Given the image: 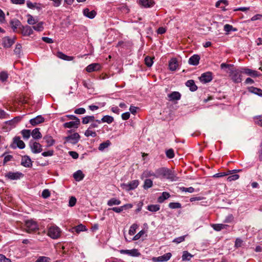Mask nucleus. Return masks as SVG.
Here are the masks:
<instances>
[{"label": "nucleus", "instance_id": "53", "mask_svg": "<svg viewBox=\"0 0 262 262\" xmlns=\"http://www.w3.org/2000/svg\"><path fill=\"white\" fill-rule=\"evenodd\" d=\"M145 63L148 67H150L153 64L152 59L148 56L145 58Z\"/></svg>", "mask_w": 262, "mask_h": 262}, {"label": "nucleus", "instance_id": "9", "mask_svg": "<svg viewBox=\"0 0 262 262\" xmlns=\"http://www.w3.org/2000/svg\"><path fill=\"white\" fill-rule=\"evenodd\" d=\"M5 177L11 180H15L19 179L23 176L22 173L20 172H9L5 174Z\"/></svg>", "mask_w": 262, "mask_h": 262}, {"label": "nucleus", "instance_id": "43", "mask_svg": "<svg viewBox=\"0 0 262 262\" xmlns=\"http://www.w3.org/2000/svg\"><path fill=\"white\" fill-rule=\"evenodd\" d=\"M84 135L86 137L91 136L92 137H95L97 136V134L95 132L92 130V129L88 128V129L85 130Z\"/></svg>", "mask_w": 262, "mask_h": 262}, {"label": "nucleus", "instance_id": "48", "mask_svg": "<svg viewBox=\"0 0 262 262\" xmlns=\"http://www.w3.org/2000/svg\"><path fill=\"white\" fill-rule=\"evenodd\" d=\"M169 207L171 209H177L181 208V204L178 202H172L169 204Z\"/></svg>", "mask_w": 262, "mask_h": 262}, {"label": "nucleus", "instance_id": "5", "mask_svg": "<svg viewBox=\"0 0 262 262\" xmlns=\"http://www.w3.org/2000/svg\"><path fill=\"white\" fill-rule=\"evenodd\" d=\"M29 146L31 151L34 154L39 153L42 151V145L38 142L31 140L29 142Z\"/></svg>", "mask_w": 262, "mask_h": 262}, {"label": "nucleus", "instance_id": "44", "mask_svg": "<svg viewBox=\"0 0 262 262\" xmlns=\"http://www.w3.org/2000/svg\"><path fill=\"white\" fill-rule=\"evenodd\" d=\"M236 171V170L235 169V170H229L228 173H226V172H219V173H217L214 174L213 177H214V178L223 177H224V176H228V175H229V174H231L232 173V171Z\"/></svg>", "mask_w": 262, "mask_h": 262}, {"label": "nucleus", "instance_id": "8", "mask_svg": "<svg viewBox=\"0 0 262 262\" xmlns=\"http://www.w3.org/2000/svg\"><path fill=\"white\" fill-rule=\"evenodd\" d=\"M15 38H11L8 36L4 37L2 39L3 46L5 48H10L15 42Z\"/></svg>", "mask_w": 262, "mask_h": 262}, {"label": "nucleus", "instance_id": "36", "mask_svg": "<svg viewBox=\"0 0 262 262\" xmlns=\"http://www.w3.org/2000/svg\"><path fill=\"white\" fill-rule=\"evenodd\" d=\"M121 204V201L116 198H112L109 200L107 202V205L109 206H112L113 205H118Z\"/></svg>", "mask_w": 262, "mask_h": 262}, {"label": "nucleus", "instance_id": "32", "mask_svg": "<svg viewBox=\"0 0 262 262\" xmlns=\"http://www.w3.org/2000/svg\"><path fill=\"white\" fill-rule=\"evenodd\" d=\"M228 226L227 225L223 224H213L212 225L213 229L217 231H220L222 229H226V228Z\"/></svg>", "mask_w": 262, "mask_h": 262}, {"label": "nucleus", "instance_id": "62", "mask_svg": "<svg viewBox=\"0 0 262 262\" xmlns=\"http://www.w3.org/2000/svg\"><path fill=\"white\" fill-rule=\"evenodd\" d=\"M54 154V150H49L47 151H44L41 153V155L43 157H51Z\"/></svg>", "mask_w": 262, "mask_h": 262}, {"label": "nucleus", "instance_id": "54", "mask_svg": "<svg viewBox=\"0 0 262 262\" xmlns=\"http://www.w3.org/2000/svg\"><path fill=\"white\" fill-rule=\"evenodd\" d=\"M255 123L262 127V116H257L254 118Z\"/></svg>", "mask_w": 262, "mask_h": 262}, {"label": "nucleus", "instance_id": "40", "mask_svg": "<svg viewBox=\"0 0 262 262\" xmlns=\"http://www.w3.org/2000/svg\"><path fill=\"white\" fill-rule=\"evenodd\" d=\"M152 181L150 179H146L144 181L143 188L145 189H147L151 188L152 186Z\"/></svg>", "mask_w": 262, "mask_h": 262}, {"label": "nucleus", "instance_id": "13", "mask_svg": "<svg viewBox=\"0 0 262 262\" xmlns=\"http://www.w3.org/2000/svg\"><path fill=\"white\" fill-rule=\"evenodd\" d=\"M200 80L203 83H207L211 81L212 79V74L211 72H206L202 74L200 77Z\"/></svg>", "mask_w": 262, "mask_h": 262}, {"label": "nucleus", "instance_id": "28", "mask_svg": "<svg viewBox=\"0 0 262 262\" xmlns=\"http://www.w3.org/2000/svg\"><path fill=\"white\" fill-rule=\"evenodd\" d=\"M248 91L251 93H253L259 96L262 97V90L259 88L251 86L248 88Z\"/></svg>", "mask_w": 262, "mask_h": 262}, {"label": "nucleus", "instance_id": "61", "mask_svg": "<svg viewBox=\"0 0 262 262\" xmlns=\"http://www.w3.org/2000/svg\"><path fill=\"white\" fill-rule=\"evenodd\" d=\"M101 123V121L100 120H96L95 122H92L89 126V128L92 129L93 128H96L98 127V124H100Z\"/></svg>", "mask_w": 262, "mask_h": 262}, {"label": "nucleus", "instance_id": "52", "mask_svg": "<svg viewBox=\"0 0 262 262\" xmlns=\"http://www.w3.org/2000/svg\"><path fill=\"white\" fill-rule=\"evenodd\" d=\"M8 77V75L6 72H2L0 73V80L2 82H5L7 80Z\"/></svg>", "mask_w": 262, "mask_h": 262}, {"label": "nucleus", "instance_id": "27", "mask_svg": "<svg viewBox=\"0 0 262 262\" xmlns=\"http://www.w3.org/2000/svg\"><path fill=\"white\" fill-rule=\"evenodd\" d=\"M43 140L47 143V147H50L55 143V140L50 136L47 135L44 136Z\"/></svg>", "mask_w": 262, "mask_h": 262}, {"label": "nucleus", "instance_id": "16", "mask_svg": "<svg viewBox=\"0 0 262 262\" xmlns=\"http://www.w3.org/2000/svg\"><path fill=\"white\" fill-rule=\"evenodd\" d=\"M21 164L26 167H30L32 166L31 160L28 156L22 157Z\"/></svg>", "mask_w": 262, "mask_h": 262}, {"label": "nucleus", "instance_id": "23", "mask_svg": "<svg viewBox=\"0 0 262 262\" xmlns=\"http://www.w3.org/2000/svg\"><path fill=\"white\" fill-rule=\"evenodd\" d=\"M200 59V56L194 54L189 59L188 63L191 65L196 66L199 64Z\"/></svg>", "mask_w": 262, "mask_h": 262}, {"label": "nucleus", "instance_id": "49", "mask_svg": "<svg viewBox=\"0 0 262 262\" xmlns=\"http://www.w3.org/2000/svg\"><path fill=\"white\" fill-rule=\"evenodd\" d=\"M224 31L227 32H229L232 31H236V29L234 28L232 26L229 25V24H226L224 27Z\"/></svg>", "mask_w": 262, "mask_h": 262}, {"label": "nucleus", "instance_id": "51", "mask_svg": "<svg viewBox=\"0 0 262 262\" xmlns=\"http://www.w3.org/2000/svg\"><path fill=\"white\" fill-rule=\"evenodd\" d=\"M75 231L76 232L79 233L81 231H84L86 230V227L85 226L80 224L75 227Z\"/></svg>", "mask_w": 262, "mask_h": 262}, {"label": "nucleus", "instance_id": "20", "mask_svg": "<svg viewBox=\"0 0 262 262\" xmlns=\"http://www.w3.org/2000/svg\"><path fill=\"white\" fill-rule=\"evenodd\" d=\"M169 98V100L174 101L179 100L181 99V95L178 92H173L167 95Z\"/></svg>", "mask_w": 262, "mask_h": 262}, {"label": "nucleus", "instance_id": "63", "mask_svg": "<svg viewBox=\"0 0 262 262\" xmlns=\"http://www.w3.org/2000/svg\"><path fill=\"white\" fill-rule=\"evenodd\" d=\"M76 203V199L74 196H71L70 198L69 202V205L70 207H73L75 206Z\"/></svg>", "mask_w": 262, "mask_h": 262}, {"label": "nucleus", "instance_id": "57", "mask_svg": "<svg viewBox=\"0 0 262 262\" xmlns=\"http://www.w3.org/2000/svg\"><path fill=\"white\" fill-rule=\"evenodd\" d=\"M108 210H113V211L116 213H120L121 212L124 210V207H122V206L119 207H114L108 209Z\"/></svg>", "mask_w": 262, "mask_h": 262}, {"label": "nucleus", "instance_id": "12", "mask_svg": "<svg viewBox=\"0 0 262 262\" xmlns=\"http://www.w3.org/2000/svg\"><path fill=\"white\" fill-rule=\"evenodd\" d=\"M80 123V119H77V120H75L74 121H70L68 122H66L63 124V126L64 128H77L78 127L79 124Z\"/></svg>", "mask_w": 262, "mask_h": 262}, {"label": "nucleus", "instance_id": "6", "mask_svg": "<svg viewBox=\"0 0 262 262\" xmlns=\"http://www.w3.org/2000/svg\"><path fill=\"white\" fill-rule=\"evenodd\" d=\"M25 225L26 231L28 233L35 231L38 229V226L36 222L33 220L27 221Z\"/></svg>", "mask_w": 262, "mask_h": 262}, {"label": "nucleus", "instance_id": "33", "mask_svg": "<svg viewBox=\"0 0 262 262\" xmlns=\"http://www.w3.org/2000/svg\"><path fill=\"white\" fill-rule=\"evenodd\" d=\"M31 135L34 139H39L42 137L41 134L39 130V128H35L32 130Z\"/></svg>", "mask_w": 262, "mask_h": 262}, {"label": "nucleus", "instance_id": "56", "mask_svg": "<svg viewBox=\"0 0 262 262\" xmlns=\"http://www.w3.org/2000/svg\"><path fill=\"white\" fill-rule=\"evenodd\" d=\"M21 46L19 43L16 45L14 52L16 55H19L21 53Z\"/></svg>", "mask_w": 262, "mask_h": 262}, {"label": "nucleus", "instance_id": "3", "mask_svg": "<svg viewBox=\"0 0 262 262\" xmlns=\"http://www.w3.org/2000/svg\"><path fill=\"white\" fill-rule=\"evenodd\" d=\"M139 182L138 180H133L128 183H122L121 187L126 191H129L136 189L139 185Z\"/></svg>", "mask_w": 262, "mask_h": 262}, {"label": "nucleus", "instance_id": "24", "mask_svg": "<svg viewBox=\"0 0 262 262\" xmlns=\"http://www.w3.org/2000/svg\"><path fill=\"white\" fill-rule=\"evenodd\" d=\"M178 67V61L176 58H172L169 61V69L171 71H174Z\"/></svg>", "mask_w": 262, "mask_h": 262}, {"label": "nucleus", "instance_id": "17", "mask_svg": "<svg viewBox=\"0 0 262 262\" xmlns=\"http://www.w3.org/2000/svg\"><path fill=\"white\" fill-rule=\"evenodd\" d=\"M157 169L155 172H153L151 170H146L143 171L142 174L141 176V179H143L144 178H147L150 177H154L157 178Z\"/></svg>", "mask_w": 262, "mask_h": 262}, {"label": "nucleus", "instance_id": "1", "mask_svg": "<svg viewBox=\"0 0 262 262\" xmlns=\"http://www.w3.org/2000/svg\"><path fill=\"white\" fill-rule=\"evenodd\" d=\"M221 69L224 70L225 72L229 74V76L234 83H238L242 81V68L235 69L234 68V65L231 64H227L222 63L221 66Z\"/></svg>", "mask_w": 262, "mask_h": 262}, {"label": "nucleus", "instance_id": "42", "mask_svg": "<svg viewBox=\"0 0 262 262\" xmlns=\"http://www.w3.org/2000/svg\"><path fill=\"white\" fill-rule=\"evenodd\" d=\"M27 23L29 25H35L37 23V20L35 19L31 14H27Z\"/></svg>", "mask_w": 262, "mask_h": 262}, {"label": "nucleus", "instance_id": "46", "mask_svg": "<svg viewBox=\"0 0 262 262\" xmlns=\"http://www.w3.org/2000/svg\"><path fill=\"white\" fill-rule=\"evenodd\" d=\"M21 134L25 139H28L31 135V131L29 129H24L21 131Z\"/></svg>", "mask_w": 262, "mask_h": 262}, {"label": "nucleus", "instance_id": "64", "mask_svg": "<svg viewBox=\"0 0 262 262\" xmlns=\"http://www.w3.org/2000/svg\"><path fill=\"white\" fill-rule=\"evenodd\" d=\"M234 217L232 214H229L227 216L224 220V223H230L233 221Z\"/></svg>", "mask_w": 262, "mask_h": 262}, {"label": "nucleus", "instance_id": "37", "mask_svg": "<svg viewBox=\"0 0 262 262\" xmlns=\"http://www.w3.org/2000/svg\"><path fill=\"white\" fill-rule=\"evenodd\" d=\"M193 256L189 253L187 251H184L183 252V255L182 256V259L183 261H188L190 260V259L193 257Z\"/></svg>", "mask_w": 262, "mask_h": 262}, {"label": "nucleus", "instance_id": "50", "mask_svg": "<svg viewBox=\"0 0 262 262\" xmlns=\"http://www.w3.org/2000/svg\"><path fill=\"white\" fill-rule=\"evenodd\" d=\"M35 262H51V259L46 256H40Z\"/></svg>", "mask_w": 262, "mask_h": 262}, {"label": "nucleus", "instance_id": "29", "mask_svg": "<svg viewBox=\"0 0 262 262\" xmlns=\"http://www.w3.org/2000/svg\"><path fill=\"white\" fill-rule=\"evenodd\" d=\"M186 85L189 88L191 91L194 92L198 89L194 81L193 80H189L186 82Z\"/></svg>", "mask_w": 262, "mask_h": 262}, {"label": "nucleus", "instance_id": "25", "mask_svg": "<svg viewBox=\"0 0 262 262\" xmlns=\"http://www.w3.org/2000/svg\"><path fill=\"white\" fill-rule=\"evenodd\" d=\"M10 25L14 32H16L17 28L21 26L20 22L17 19H12Z\"/></svg>", "mask_w": 262, "mask_h": 262}, {"label": "nucleus", "instance_id": "58", "mask_svg": "<svg viewBox=\"0 0 262 262\" xmlns=\"http://www.w3.org/2000/svg\"><path fill=\"white\" fill-rule=\"evenodd\" d=\"M129 255L132 256H139L140 255V253L137 249H133L132 250H130Z\"/></svg>", "mask_w": 262, "mask_h": 262}, {"label": "nucleus", "instance_id": "30", "mask_svg": "<svg viewBox=\"0 0 262 262\" xmlns=\"http://www.w3.org/2000/svg\"><path fill=\"white\" fill-rule=\"evenodd\" d=\"M73 177L77 181H80L82 180L84 178V174L82 171L80 170H77L76 172L74 173Z\"/></svg>", "mask_w": 262, "mask_h": 262}, {"label": "nucleus", "instance_id": "38", "mask_svg": "<svg viewBox=\"0 0 262 262\" xmlns=\"http://www.w3.org/2000/svg\"><path fill=\"white\" fill-rule=\"evenodd\" d=\"M241 170H236V171H232V173H234L235 172H236V171H240ZM232 173L230 174V176H228V178H227V180L229 182H231V181H235L236 180H237L238 178H239V175L237 174H232Z\"/></svg>", "mask_w": 262, "mask_h": 262}, {"label": "nucleus", "instance_id": "21", "mask_svg": "<svg viewBox=\"0 0 262 262\" xmlns=\"http://www.w3.org/2000/svg\"><path fill=\"white\" fill-rule=\"evenodd\" d=\"M139 4L144 8L152 7L155 2L153 0H139Z\"/></svg>", "mask_w": 262, "mask_h": 262}, {"label": "nucleus", "instance_id": "19", "mask_svg": "<svg viewBox=\"0 0 262 262\" xmlns=\"http://www.w3.org/2000/svg\"><path fill=\"white\" fill-rule=\"evenodd\" d=\"M83 14L85 16L93 19L95 17L96 12L95 10L90 11L89 9L85 8L83 10Z\"/></svg>", "mask_w": 262, "mask_h": 262}, {"label": "nucleus", "instance_id": "22", "mask_svg": "<svg viewBox=\"0 0 262 262\" xmlns=\"http://www.w3.org/2000/svg\"><path fill=\"white\" fill-rule=\"evenodd\" d=\"M44 118L40 115L30 120L31 125L35 126L44 121Z\"/></svg>", "mask_w": 262, "mask_h": 262}, {"label": "nucleus", "instance_id": "55", "mask_svg": "<svg viewBox=\"0 0 262 262\" xmlns=\"http://www.w3.org/2000/svg\"><path fill=\"white\" fill-rule=\"evenodd\" d=\"M166 155L169 159L173 158L174 157V151L172 149H169L166 151Z\"/></svg>", "mask_w": 262, "mask_h": 262}, {"label": "nucleus", "instance_id": "4", "mask_svg": "<svg viewBox=\"0 0 262 262\" xmlns=\"http://www.w3.org/2000/svg\"><path fill=\"white\" fill-rule=\"evenodd\" d=\"M60 229L59 227L53 226L49 228L48 234L53 239H56L60 235Z\"/></svg>", "mask_w": 262, "mask_h": 262}, {"label": "nucleus", "instance_id": "39", "mask_svg": "<svg viewBox=\"0 0 262 262\" xmlns=\"http://www.w3.org/2000/svg\"><path fill=\"white\" fill-rule=\"evenodd\" d=\"M37 24L35 26L33 27L34 30L36 31L40 32L43 30V23L42 21H40L39 23H37Z\"/></svg>", "mask_w": 262, "mask_h": 262}, {"label": "nucleus", "instance_id": "7", "mask_svg": "<svg viewBox=\"0 0 262 262\" xmlns=\"http://www.w3.org/2000/svg\"><path fill=\"white\" fill-rule=\"evenodd\" d=\"M80 135L77 133H75L65 138L66 141L73 144H76L79 140Z\"/></svg>", "mask_w": 262, "mask_h": 262}, {"label": "nucleus", "instance_id": "47", "mask_svg": "<svg viewBox=\"0 0 262 262\" xmlns=\"http://www.w3.org/2000/svg\"><path fill=\"white\" fill-rule=\"evenodd\" d=\"M138 228V225L136 224H133L129 230L128 233L130 235H134L136 233V230Z\"/></svg>", "mask_w": 262, "mask_h": 262}, {"label": "nucleus", "instance_id": "15", "mask_svg": "<svg viewBox=\"0 0 262 262\" xmlns=\"http://www.w3.org/2000/svg\"><path fill=\"white\" fill-rule=\"evenodd\" d=\"M100 68L101 66L100 64L98 63H94L87 66L86 68V71L89 73H91L94 71H98L100 69Z\"/></svg>", "mask_w": 262, "mask_h": 262}, {"label": "nucleus", "instance_id": "60", "mask_svg": "<svg viewBox=\"0 0 262 262\" xmlns=\"http://www.w3.org/2000/svg\"><path fill=\"white\" fill-rule=\"evenodd\" d=\"M50 194L51 193L50 191L48 189H46L42 191L41 196H42L43 198L47 199L50 196Z\"/></svg>", "mask_w": 262, "mask_h": 262}, {"label": "nucleus", "instance_id": "10", "mask_svg": "<svg viewBox=\"0 0 262 262\" xmlns=\"http://www.w3.org/2000/svg\"><path fill=\"white\" fill-rule=\"evenodd\" d=\"M171 253H167L162 256H160L159 257H154L152 258V260L154 262H164V261H168L169 259H170V258H171Z\"/></svg>", "mask_w": 262, "mask_h": 262}, {"label": "nucleus", "instance_id": "14", "mask_svg": "<svg viewBox=\"0 0 262 262\" xmlns=\"http://www.w3.org/2000/svg\"><path fill=\"white\" fill-rule=\"evenodd\" d=\"M242 72L243 73L253 77H258L259 76V74L256 71L247 68H242Z\"/></svg>", "mask_w": 262, "mask_h": 262}, {"label": "nucleus", "instance_id": "35", "mask_svg": "<svg viewBox=\"0 0 262 262\" xmlns=\"http://www.w3.org/2000/svg\"><path fill=\"white\" fill-rule=\"evenodd\" d=\"M170 196V194L168 192H163L162 193V195L158 197V202L159 203H163L165 200L169 198Z\"/></svg>", "mask_w": 262, "mask_h": 262}, {"label": "nucleus", "instance_id": "59", "mask_svg": "<svg viewBox=\"0 0 262 262\" xmlns=\"http://www.w3.org/2000/svg\"><path fill=\"white\" fill-rule=\"evenodd\" d=\"M180 189L182 191L187 192H189V193H192V192H193L194 191V188H193L192 187H188V188H186V187H182L180 188Z\"/></svg>", "mask_w": 262, "mask_h": 262}, {"label": "nucleus", "instance_id": "18", "mask_svg": "<svg viewBox=\"0 0 262 262\" xmlns=\"http://www.w3.org/2000/svg\"><path fill=\"white\" fill-rule=\"evenodd\" d=\"M27 6L30 9H36L38 10V11L42 9V7H43L42 5L40 3H32V2H31L29 1L27 2Z\"/></svg>", "mask_w": 262, "mask_h": 262}, {"label": "nucleus", "instance_id": "11", "mask_svg": "<svg viewBox=\"0 0 262 262\" xmlns=\"http://www.w3.org/2000/svg\"><path fill=\"white\" fill-rule=\"evenodd\" d=\"M20 30V33L25 36H28L33 34V31L32 29L29 26H21L19 27Z\"/></svg>", "mask_w": 262, "mask_h": 262}, {"label": "nucleus", "instance_id": "34", "mask_svg": "<svg viewBox=\"0 0 262 262\" xmlns=\"http://www.w3.org/2000/svg\"><path fill=\"white\" fill-rule=\"evenodd\" d=\"M111 145V142H110V140H106V141L101 143L99 145V146L98 147V149L100 151H103L105 148H106L108 147H109Z\"/></svg>", "mask_w": 262, "mask_h": 262}, {"label": "nucleus", "instance_id": "26", "mask_svg": "<svg viewBox=\"0 0 262 262\" xmlns=\"http://www.w3.org/2000/svg\"><path fill=\"white\" fill-rule=\"evenodd\" d=\"M14 143L16 144L17 147L20 149H23L25 147V143L20 140L19 137H15L13 139Z\"/></svg>", "mask_w": 262, "mask_h": 262}, {"label": "nucleus", "instance_id": "45", "mask_svg": "<svg viewBox=\"0 0 262 262\" xmlns=\"http://www.w3.org/2000/svg\"><path fill=\"white\" fill-rule=\"evenodd\" d=\"M147 209L151 212H156L160 209L159 205H150L147 206Z\"/></svg>", "mask_w": 262, "mask_h": 262}, {"label": "nucleus", "instance_id": "41", "mask_svg": "<svg viewBox=\"0 0 262 262\" xmlns=\"http://www.w3.org/2000/svg\"><path fill=\"white\" fill-rule=\"evenodd\" d=\"M102 122H106L108 124L112 123L114 121V118L111 116H104L100 120Z\"/></svg>", "mask_w": 262, "mask_h": 262}, {"label": "nucleus", "instance_id": "31", "mask_svg": "<svg viewBox=\"0 0 262 262\" xmlns=\"http://www.w3.org/2000/svg\"><path fill=\"white\" fill-rule=\"evenodd\" d=\"M228 5V2L227 0H219L215 4V7L217 8H220L222 10H225V7Z\"/></svg>", "mask_w": 262, "mask_h": 262}, {"label": "nucleus", "instance_id": "2", "mask_svg": "<svg viewBox=\"0 0 262 262\" xmlns=\"http://www.w3.org/2000/svg\"><path fill=\"white\" fill-rule=\"evenodd\" d=\"M157 178H165L171 181H177L179 178L174 173V171L165 167H162L157 169Z\"/></svg>", "mask_w": 262, "mask_h": 262}]
</instances>
